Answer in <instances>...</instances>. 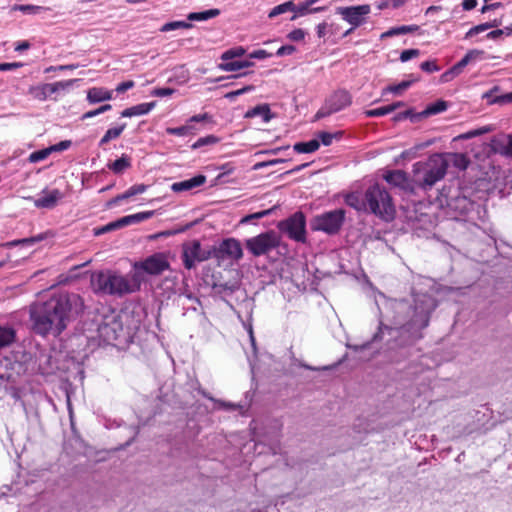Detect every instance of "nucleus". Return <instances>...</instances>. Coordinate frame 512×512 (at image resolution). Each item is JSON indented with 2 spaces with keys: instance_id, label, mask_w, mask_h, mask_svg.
I'll return each mask as SVG.
<instances>
[{
  "instance_id": "nucleus-1",
  "label": "nucleus",
  "mask_w": 512,
  "mask_h": 512,
  "mask_svg": "<svg viewBox=\"0 0 512 512\" xmlns=\"http://www.w3.org/2000/svg\"><path fill=\"white\" fill-rule=\"evenodd\" d=\"M383 303L376 301L379 309L378 330L371 340L362 345L346 344L355 352L370 347L372 343L381 342L387 335L389 349L404 348L414 345L423 338V330L429 325L431 315L437 307V301L427 293L412 290V300L387 299L380 294Z\"/></svg>"
},
{
  "instance_id": "nucleus-2",
  "label": "nucleus",
  "mask_w": 512,
  "mask_h": 512,
  "mask_svg": "<svg viewBox=\"0 0 512 512\" xmlns=\"http://www.w3.org/2000/svg\"><path fill=\"white\" fill-rule=\"evenodd\" d=\"M141 326V319L135 315L134 311H122L110 313L97 317L90 327L85 329L88 334H83L79 337H70L69 341L72 344L78 341L83 349L78 352L77 357L66 358V372L73 370L75 373L74 378H78L80 382L84 379V369L82 361L86 358V347L88 341L94 338L93 332H96L98 337L106 343L119 342L120 344H128L134 341V338Z\"/></svg>"
},
{
  "instance_id": "nucleus-3",
  "label": "nucleus",
  "mask_w": 512,
  "mask_h": 512,
  "mask_svg": "<svg viewBox=\"0 0 512 512\" xmlns=\"http://www.w3.org/2000/svg\"><path fill=\"white\" fill-rule=\"evenodd\" d=\"M30 320L35 333L46 335L64 329V300L61 295L53 296L46 302H35L30 306Z\"/></svg>"
},
{
  "instance_id": "nucleus-4",
  "label": "nucleus",
  "mask_w": 512,
  "mask_h": 512,
  "mask_svg": "<svg viewBox=\"0 0 512 512\" xmlns=\"http://www.w3.org/2000/svg\"><path fill=\"white\" fill-rule=\"evenodd\" d=\"M90 283L95 293L118 297L140 290L138 274H131V278L127 279L110 270L92 273Z\"/></svg>"
},
{
  "instance_id": "nucleus-5",
  "label": "nucleus",
  "mask_w": 512,
  "mask_h": 512,
  "mask_svg": "<svg viewBox=\"0 0 512 512\" xmlns=\"http://www.w3.org/2000/svg\"><path fill=\"white\" fill-rule=\"evenodd\" d=\"M366 211L380 217L385 221H391L395 216V207L390 194L378 184L369 187L365 192Z\"/></svg>"
},
{
  "instance_id": "nucleus-6",
  "label": "nucleus",
  "mask_w": 512,
  "mask_h": 512,
  "mask_svg": "<svg viewBox=\"0 0 512 512\" xmlns=\"http://www.w3.org/2000/svg\"><path fill=\"white\" fill-rule=\"evenodd\" d=\"M423 166L424 175L419 180V186L425 190L431 189L439 180L443 179L447 173L448 162L441 154H433L424 164H416V172L419 173V167Z\"/></svg>"
},
{
  "instance_id": "nucleus-7",
  "label": "nucleus",
  "mask_w": 512,
  "mask_h": 512,
  "mask_svg": "<svg viewBox=\"0 0 512 512\" xmlns=\"http://www.w3.org/2000/svg\"><path fill=\"white\" fill-rule=\"evenodd\" d=\"M169 269L170 263L167 254L158 252L148 256L142 261L135 262L133 264L132 274H138L141 285L144 281L143 274L158 276Z\"/></svg>"
},
{
  "instance_id": "nucleus-8",
  "label": "nucleus",
  "mask_w": 512,
  "mask_h": 512,
  "mask_svg": "<svg viewBox=\"0 0 512 512\" xmlns=\"http://www.w3.org/2000/svg\"><path fill=\"white\" fill-rule=\"evenodd\" d=\"M241 287L240 273L236 269L227 270L221 274L219 278L212 276L211 288L214 294L219 295L222 299L231 296Z\"/></svg>"
},
{
  "instance_id": "nucleus-9",
  "label": "nucleus",
  "mask_w": 512,
  "mask_h": 512,
  "mask_svg": "<svg viewBox=\"0 0 512 512\" xmlns=\"http://www.w3.org/2000/svg\"><path fill=\"white\" fill-rule=\"evenodd\" d=\"M345 219V211L337 209L316 216L311 221V228L315 231H323L327 234H336Z\"/></svg>"
},
{
  "instance_id": "nucleus-10",
  "label": "nucleus",
  "mask_w": 512,
  "mask_h": 512,
  "mask_svg": "<svg viewBox=\"0 0 512 512\" xmlns=\"http://www.w3.org/2000/svg\"><path fill=\"white\" fill-rule=\"evenodd\" d=\"M280 238L274 231L261 233L246 240V248L254 255L261 256L279 246Z\"/></svg>"
},
{
  "instance_id": "nucleus-11",
  "label": "nucleus",
  "mask_w": 512,
  "mask_h": 512,
  "mask_svg": "<svg viewBox=\"0 0 512 512\" xmlns=\"http://www.w3.org/2000/svg\"><path fill=\"white\" fill-rule=\"evenodd\" d=\"M352 103L351 94L344 89H339L332 93L322 107L315 115L316 119L327 117L333 113L339 112Z\"/></svg>"
},
{
  "instance_id": "nucleus-12",
  "label": "nucleus",
  "mask_w": 512,
  "mask_h": 512,
  "mask_svg": "<svg viewBox=\"0 0 512 512\" xmlns=\"http://www.w3.org/2000/svg\"><path fill=\"white\" fill-rule=\"evenodd\" d=\"M277 227L291 239L299 242L305 241V217L303 213L296 212L288 219L280 221Z\"/></svg>"
},
{
  "instance_id": "nucleus-13",
  "label": "nucleus",
  "mask_w": 512,
  "mask_h": 512,
  "mask_svg": "<svg viewBox=\"0 0 512 512\" xmlns=\"http://www.w3.org/2000/svg\"><path fill=\"white\" fill-rule=\"evenodd\" d=\"M446 205L449 212L455 218L469 216L475 208H479L478 204L462 195L460 191H456L455 194L448 196Z\"/></svg>"
},
{
  "instance_id": "nucleus-14",
  "label": "nucleus",
  "mask_w": 512,
  "mask_h": 512,
  "mask_svg": "<svg viewBox=\"0 0 512 512\" xmlns=\"http://www.w3.org/2000/svg\"><path fill=\"white\" fill-rule=\"evenodd\" d=\"M183 263L185 268L192 269L196 262H203L211 257V250L202 249L198 240L183 244Z\"/></svg>"
},
{
  "instance_id": "nucleus-15",
  "label": "nucleus",
  "mask_w": 512,
  "mask_h": 512,
  "mask_svg": "<svg viewBox=\"0 0 512 512\" xmlns=\"http://www.w3.org/2000/svg\"><path fill=\"white\" fill-rule=\"evenodd\" d=\"M370 6L359 5L350 7H338L336 12L353 27H359L366 22V15L370 13Z\"/></svg>"
},
{
  "instance_id": "nucleus-16",
  "label": "nucleus",
  "mask_w": 512,
  "mask_h": 512,
  "mask_svg": "<svg viewBox=\"0 0 512 512\" xmlns=\"http://www.w3.org/2000/svg\"><path fill=\"white\" fill-rule=\"evenodd\" d=\"M61 198L59 190H43L38 198L28 197L27 199L33 201L37 208L51 209L56 206Z\"/></svg>"
},
{
  "instance_id": "nucleus-17",
  "label": "nucleus",
  "mask_w": 512,
  "mask_h": 512,
  "mask_svg": "<svg viewBox=\"0 0 512 512\" xmlns=\"http://www.w3.org/2000/svg\"><path fill=\"white\" fill-rule=\"evenodd\" d=\"M84 311V301L78 294H66V320L76 319Z\"/></svg>"
},
{
  "instance_id": "nucleus-18",
  "label": "nucleus",
  "mask_w": 512,
  "mask_h": 512,
  "mask_svg": "<svg viewBox=\"0 0 512 512\" xmlns=\"http://www.w3.org/2000/svg\"><path fill=\"white\" fill-rule=\"evenodd\" d=\"M491 146L495 153L512 158V135L494 137Z\"/></svg>"
},
{
  "instance_id": "nucleus-19",
  "label": "nucleus",
  "mask_w": 512,
  "mask_h": 512,
  "mask_svg": "<svg viewBox=\"0 0 512 512\" xmlns=\"http://www.w3.org/2000/svg\"><path fill=\"white\" fill-rule=\"evenodd\" d=\"M384 179L391 185L399 187L403 190H412L411 184L408 180L406 172L402 170H395L388 172Z\"/></svg>"
},
{
  "instance_id": "nucleus-20",
  "label": "nucleus",
  "mask_w": 512,
  "mask_h": 512,
  "mask_svg": "<svg viewBox=\"0 0 512 512\" xmlns=\"http://www.w3.org/2000/svg\"><path fill=\"white\" fill-rule=\"evenodd\" d=\"M220 252L234 259H240L243 255L239 241L235 239L224 240L219 248Z\"/></svg>"
},
{
  "instance_id": "nucleus-21",
  "label": "nucleus",
  "mask_w": 512,
  "mask_h": 512,
  "mask_svg": "<svg viewBox=\"0 0 512 512\" xmlns=\"http://www.w3.org/2000/svg\"><path fill=\"white\" fill-rule=\"evenodd\" d=\"M205 181L206 177L204 175H197L191 179L172 184L171 190L176 193L188 191L195 187L203 185Z\"/></svg>"
},
{
  "instance_id": "nucleus-22",
  "label": "nucleus",
  "mask_w": 512,
  "mask_h": 512,
  "mask_svg": "<svg viewBox=\"0 0 512 512\" xmlns=\"http://www.w3.org/2000/svg\"><path fill=\"white\" fill-rule=\"evenodd\" d=\"M198 392L203 395L205 398L209 399L210 401L214 402L217 405L218 409H224V410H240L241 415H245L246 411L243 409V406L240 404H235L232 402H227L219 399H215L212 397L209 393H207L205 390L201 389V387L197 388Z\"/></svg>"
},
{
  "instance_id": "nucleus-23",
  "label": "nucleus",
  "mask_w": 512,
  "mask_h": 512,
  "mask_svg": "<svg viewBox=\"0 0 512 512\" xmlns=\"http://www.w3.org/2000/svg\"><path fill=\"white\" fill-rule=\"evenodd\" d=\"M255 116H261L263 121L266 123L274 118V114L271 112L270 106L268 104L257 105L244 114V118L247 119L253 118Z\"/></svg>"
},
{
  "instance_id": "nucleus-24",
  "label": "nucleus",
  "mask_w": 512,
  "mask_h": 512,
  "mask_svg": "<svg viewBox=\"0 0 512 512\" xmlns=\"http://www.w3.org/2000/svg\"><path fill=\"white\" fill-rule=\"evenodd\" d=\"M64 149V141H60L59 143L50 146L48 148L35 151L29 155V162L31 163H37L44 159H46L53 151H61Z\"/></svg>"
},
{
  "instance_id": "nucleus-25",
  "label": "nucleus",
  "mask_w": 512,
  "mask_h": 512,
  "mask_svg": "<svg viewBox=\"0 0 512 512\" xmlns=\"http://www.w3.org/2000/svg\"><path fill=\"white\" fill-rule=\"evenodd\" d=\"M155 106V102L150 103H142L138 104L136 106L127 108L122 111L121 116L122 117H133V116H139L147 114L149 111H151Z\"/></svg>"
},
{
  "instance_id": "nucleus-26",
  "label": "nucleus",
  "mask_w": 512,
  "mask_h": 512,
  "mask_svg": "<svg viewBox=\"0 0 512 512\" xmlns=\"http://www.w3.org/2000/svg\"><path fill=\"white\" fill-rule=\"evenodd\" d=\"M112 98V93L110 91L104 90L103 88H91L87 93V100L90 103H99L102 101L110 100Z\"/></svg>"
},
{
  "instance_id": "nucleus-27",
  "label": "nucleus",
  "mask_w": 512,
  "mask_h": 512,
  "mask_svg": "<svg viewBox=\"0 0 512 512\" xmlns=\"http://www.w3.org/2000/svg\"><path fill=\"white\" fill-rule=\"evenodd\" d=\"M345 203L357 211H366V199L358 193H350L345 197Z\"/></svg>"
},
{
  "instance_id": "nucleus-28",
  "label": "nucleus",
  "mask_w": 512,
  "mask_h": 512,
  "mask_svg": "<svg viewBox=\"0 0 512 512\" xmlns=\"http://www.w3.org/2000/svg\"><path fill=\"white\" fill-rule=\"evenodd\" d=\"M220 15L219 9H210L202 12H191L187 15L189 21H205Z\"/></svg>"
},
{
  "instance_id": "nucleus-29",
  "label": "nucleus",
  "mask_w": 512,
  "mask_h": 512,
  "mask_svg": "<svg viewBox=\"0 0 512 512\" xmlns=\"http://www.w3.org/2000/svg\"><path fill=\"white\" fill-rule=\"evenodd\" d=\"M15 330L11 327H0V349L11 345L15 341Z\"/></svg>"
},
{
  "instance_id": "nucleus-30",
  "label": "nucleus",
  "mask_w": 512,
  "mask_h": 512,
  "mask_svg": "<svg viewBox=\"0 0 512 512\" xmlns=\"http://www.w3.org/2000/svg\"><path fill=\"white\" fill-rule=\"evenodd\" d=\"M448 105L447 102L444 100H438L435 103L429 105L426 107L425 110L420 112V116H422V119L425 117H428L430 115H434L440 112H443L447 109Z\"/></svg>"
},
{
  "instance_id": "nucleus-31",
  "label": "nucleus",
  "mask_w": 512,
  "mask_h": 512,
  "mask_svg": "<svg viewBox=\"0 0 512 512\" xmlns=\"http://www.w3.org/2000/svg\"><path fill=\"white\" fill-rule=\"evenodd\" d=\"M253 65V62L243 60V61H232L219 64V69L223 71L233 72L238 71L240 69L248 68Z\"/></svg>"
},
{
  "instance_id": "nucleus-32",
  "label": "nucleus",
  "mask_w": 512,
  "mask_h": 512,
  "mask_svg": "<svg viewBox=\"0 0 512 512\" xmlns=\"http://www.w3.org/2000/svg\"><path fill=\"white\" fill-rule=\"evenodd\" d=\"M320 146L317 139H312L308 142H299L294 145V150L298 153H311L316 151Z\"/></svg>"
},
{
  "instance_id": "nucleus-33",
  "label": "nucleus",
  "mask_w": 512,
  "mask_h": 512,
  "mask_svg": "<svg viewBox=\"0 0 512 512\" xmlns=\"http://www.w3.org/2000/svg\"><path fill=\"white\" fill-rule=\"evenodd\" d=\"M417 29H418L417 25L394 27V28H391L390 30L382 33L381 34V39H384V38H387V37L396 36V35H400V34L411 33V32L416 31Z\"/></svg>"
},
{
  "instance_id": "nucleus-34",
  "label": "nucleus",
  "mask_w": 512,
  "mask_h": 512,
  "mask_svg": "<svg viewBox=\"0 0 512 512\" xmlns=\"http://www.w3.org/2000/svg\"><path fill=\"white\" fill-rule=\"evenodd\" d=\"M131 165L130 159L126 155H122L119 159L115 160L113 163L109 164L108 167L111 169L114 173L120 174L125 169L129 168Z\"/></svg>"
},
{
  "instance_id": "nucleus-35",
  "label": "nucleus",
  "mask_w": 512,
  "mask_h": 512,
  "mask_svg": "<svg viewBox=\"0 0 512 512\" xmlns=\"http://www.w3.org/2000/svg\"><path fill=\"white\" fill-rule=\"evenodd\" d=\"M153 214H154L153 211L140 212V213H136L133 215L124 216L121 219H122L124 226H126V225H130V224H133L136 222H140V221L149 219Z\"/></svg>"
},
{
  "instance_id": "nucleus-36",
  "label": "nucleus",
  "mask_w": 512,
  "mask_h": 512,
  "mask_svg": "<svg viewBox=\"0 0 512 512\" xmlns=\"http://www.w3.org/2000/svg\"><path fill=\"white\" fill-rule=\"evenodd\" d=\"M193 25L190 22L186 21H172L165 23L161 28V32H169L177 29H190Z\"/></svg>"
},
{
  "instance_id": "nucleus-37",
  "label": "nucleus",
  "mask_w": 512,
  "mask_h": 512,
  "mask_svg": "<svg viewBox=\"0 0 512 512\" xmlns=\"http://www.w3.org/2000/svg\"><path fill=\"white\" fill-rule=\"evenodd\" d=\"M125 124L120 125L119 127L110 128L106 131L105 135L100 140V145H104L108 143L110 140L115 139L120 136V134L125 129Z\"/></svg>"
},
{
  "instance_id": "nucleus-38",
  "label": "nucleus",
  "mask_w": 512,
  "mask_h": 512,
  "mask_svg": "<svg viewBox=\"0 0 512 512\" xmlns=\"http://www.w3.org/2000/svg\"><path fill=\"white\" fill-rule=\"evenodd\" d=\"M406 118H409L412 122H419L420 120H422V116H420V112L415 113L412 109H408L406 111H403V112H400V113H397L396 115H394L393 121L399 122Z\"/></svg>"
},
{
  "instance_id": "nucleus-39",
  "label": "nucleus",
  "mask_w": 512,
  "mask_h": 512,
  "mask_svg": "<svg viewBox=\"0 0 512 512\" xmlns=\"http://www.w3.org/2000/svg\"><path fill=\"white\" fill-rule=\"evenodd\" d=\"M296 10V6L295 4L292 2V1H287L283 4H280L276 7H274L270 13H269V18H273L277 15H280L282 13H285L287 11H295Z\"/></svg>"
},
{
  "instance_id": "nucleus-40",
  "label": "nucleus",
  "mask_w": 512,
  "mask_h": 512,
  "mask_svg": "<svg viewBox=\"0 0 512 512\" xmlns=\"http://www.w3.org/2000/svg\"><path fill=\"white\" fill-rule=\"evenodd\" d=\"M62 86L61 82L56 83H47L44 84L41 88L37 89L43 96V98L51 97L58 89Z\"/></svg>"
},
{
  "instance_id": "nucleus-41",
  "label": "nucleus",
  "mask_w": 512,
  "mask_h": 512,
  "mask_svg": "<svg viewBox=\"0 0 512 512\" xmlns=\"http://www.w3.org/2000/svg\"><path fill=\"white\" fill-rule=\"evenodd\" d=\"M124 227V224L122 222V219H118L116 221H113L101 228H98L95 230V235H101L103 233H107V232H110V231H113L115 229H119V228H122Z\"/></svg>"
},
{
  "instance_id": "nucleus-42",
  "label": "nucleus",
  "mask_w": 512,
  "mask_h": 512,
  "mask_svg": "<svg viewBox=\"0 0 512 512\" xmlns=\"http://www.w3.org/2000/svg\"><path fill=\"white\" fill-rule=\"evenodd\" d=\"M483 54L484 52L482 50L472 49L469 50L460 61L466 67L470 62L481 58Z\"/></svg>"
},
{
  "instance_id": "nucleus-43",
  "label": "nucleus",
  "mask_w": 512,
  "mask_h": 512,
  "mask_svg": "<svg viewBox=\"0 0 512 512\" xmlns=\"http://www.w3.org/2000/svg\"><path fill=\"white\" fill-rule=\"evenodd\" d=\"M44 238H45L44 234H38V235L33 236V237L23 238V239H19V240H14V241H12L10 243V245H12V246H16V245H20V244H23V245H33L35 243H38V242L42 241Z\"/></svg>"
},
{
  "instance_id": "nucleus-44",
  "label": "nucleus",
  "mask_w": 512,
  "mask_h": 512,
  "mask_svg": "<svg viewBox=\"0 0 512 512\" xmlns=\"http://www.w3.org/2000/svg\"><path fill=\"white\" fill-rule=\"evenodd\" d=\"M245 54V49L243 47H237L230 50L225 51L221 55V59L224 61H228L230 59L241 57Z\"/></svg>"
},
{
  "instance_id": "nucleus-45",
  "label": "nucleus",
  "mask_w": 512,
  "mask_h": 512,
  "mask_svg": "<svg viewBox=\"0 0 512 512\" xmlns=\"http://www.w3.org/2000/svg\"><path fill=\"white\" fill-rule=\"evenodd\" d=\"M12 10L21 11L25 14H37L42 11L43 8L35 5H14Z\"/></svg>"
},
{
  "instance_id": "nucleus-46",
  "label": "nucleus",
  "mask_w": 512,
  "mask_h": 512,
  "mask_svg": "<svg viewBox=\"0 0 512 512\" xmlns=\"http://www.w3.org/2000/svg\"><path fill=\"white\" fill-rule=\"evenodd\" d=\"M219 141V139L213 135H208L206 137L198 139L193 145L192 149H198L205 145H212Z\"/></svg>"
},
{
  "instance_id": "nucleus-47",
  "label": "nucleus",
  "mask_w": 512,
  "mask_h": 512,
  "mask_svg": "<svg viewBox=\"0 0 512 512\" xmlns=\"http://www.w3.org/2000/svg\"><path fill=\"white\" fill-rule=\"evenodd\" d=\"M276 208H277V206H274V207H272L270 209H267V210H263V211H260V212L249 214V215L245 216L244 218H242L241 223H246V222H248V221H250L252 219L263 218V217L271 214L272 211H274Z\"/></svg>"
},
{
  "instance_id": "nucleus-48",
  "label": "nucleus",
  "mask_w": 512,
  "mask_h": 512,
  "mask_svg": "<svg viewBox=\"0 0 512 512\" xmlns=\"http://www.w3.org/2000/svg\"><path fill=\"white\" fill-rule=\"evenodd\" d=\"M309 7H310V5H308V2L306 1L302 4H300L298 7H296L295 12H297L299 15H304L306 12L316 13V12L324 10V7H316V8H312V9H309Z\"/></svg>"
},
{
  "instance_id": "nucleus-49",
  "label": "nucleus",
  "mask_w": 512,
  "mask_h": 512,
  "mask_svg": "<svg viewBox=\"0 0 512 512\" xmlns=\"http://www.w3.org/2000/svg\"><path fill=\"white\" fill-rule=\"evenodd\" d=\"M364 113L367 117H376L386 115L388 113H391V111L389 105H387L373 110H366Z\"/></svg>"
},
{
  "instance_id": "nucleus-50",
  "label": "nucleus",
  "mask_w": 512,
  "mask_h": 512,
  "mask_svg": "<svg viewBox=\"0 0 512 512\" xmlns=\"http://www.w3.org/2000/svg\"><path fill=\"white\" fill-rule=\"evenodd\" d=\"M192 130H193L192 126H181V127H176V128H167L166 132L168 134L184 136V135L190 133Z\"/></svg>"
},
{
  "instance_id": "nucleus-51",
  "label": "nucleus",
  "mask_w": 512,
  "mask_h": 512,
  "mask_svg": "<svg viewBox=\"0 0 512 512\" xmlns=\"http://www.w3.org/2000/svg\"><path fill=\"white\" fill-rule=\"evenodd\" d=\"M252 90H254V86H252V85H247V86H244V87H243V88H241V89H238V90H235V91H231V92L226 93L224 97H225L226 99H234L235 97L240 96V95H242V94H244V93H246V92H250V91H252Z\"/></svg>"
},
{
  "instance_id": "nucleus-52",
  "label": "nucleus",
  "mask_w": 512,
  "mask_h": 512,
  "mask_svg": "<svg viewBox=\"0 0 512 512\" xmlns=\"http://www.w3.org/2000/svg\"><path fill=\"white\" fill-rule=\"evenodd\" d=\"M412 84V81H402L397 85L394 86H388L385 91L392 92V93H399L405 89H407Z\"/></svg>"
},
{
  "instance_id": "nucleus-53",
  "label": "nucleus",
  "mask_w": 512,
  "mask_h": 512,
  "mask_svg": "<svg viewBox=\"0 0 512 512\" xmlns=\"http://www.w3.org/2000/svg\"><path fill=\"white\" fill-rule=\"evenodd\" d=\"M512 102V92L497 96L489 101L490 104H507Z\"/></svg>"
},
{
  "instance_id": "nucleus-54",
  "label": "nucleus",
  "mask_w": 512,
  "mask_h": 512,
  "mask_svg": "<svg viewBox=\"0 0 512 512\" xmlns=\"http://www.w3.org/2000/svg\"><path fill=\"white\" fill-rule=\"evenodd\" d=\"M419 50L418 49H408V50H404L401 52L400 54V60L402 62H406L414 57H417L419 55Z\"/></svg>"
},
{
  "instance_id": "nucleus-55",
  "label": "nucleus",
  "mask_w": 512,
  "mask_h": 512,
  "mask_svg": "<svg viewBox=\"0 0 512 512\" xmlns=\"http://www.w3.org/2000/svg\"><path fill=\"white\" fill-rule=\"evenodd\" d=\"M338 135H340V133L332 134V133H328V132H320L318 136H319L322 144L325 146H328L332 143V140L335 137H337Z\"/></svg>"
},
{
  "instance_id": "nucleus-56",
  "label": "nucleus",
  "mask_w": 512,
  "mask_h": 512,
  "mask_svg": "<svg viewBox=\"0 0 512 512\" xmlns=\"http://www.w3.org/2000/svg\"><path fill=\"white\" fill-rule=\"evenodd\" d=\"M454 157V165L460 169H466L468 165V161L463 154H453Z\"/></svg>"
},
{
  "instance_id": "nucleus-57",
  "label": "nucleus",
  "mask_w": 512,
  "mask_h": 512,
  "mask_svg": "<svg viewBox=\"0 0 512 512\" xmlns=\"http://www.w3.org/2000/svg\"><path fill=\"white\" fill-rule=\"evenodd\" d=\"M147 189V186L144 185V184H138V185H134L132 187H130L126 192H127V195L128 197H132V196H135L137 194H141L143 192H145Z\"/></svg>"
},
{
  "instance_id": "nucleus-58",
  "label": "nucleus",
  "mask_w": 512,
  "mask_h": 512,
  "mask_svg": "<svg viewBox=\"0 0 512 512\" xmlns=\"http://www.w3.org/2000/svg\"><path fill=\"white\" fill-rule=\"evenodd\" d=\"M89 262H90V260H88V261H86L85 263H82V264L73 265L69 269L68 274H66V282H68L70 280L76 279L78 277V275L76 274L75 271L78 270L80 267L87 265Z\"/></svg>"
},
{
  "instance_id": "nucleus-59",
  "label": "nucleus",
  "mask_w": 512,
  "mask_h": 512,
  "mask_svg": "<svg viewBox=\"0 0 512 512\" xmlns=\"http://www.w3.org/2000/svg\"><path fill=\"white\" fill-rule=\"evenodd\" d=\"M285 160H282V159H274V160H269V161H263V162H258L256 163L254 166H253V170L257 171V170H260L264 167H267V166H272V165H276L278 163H281V162H284Z\"/></svg>"
},
{
  "instance_id": "nucleus-60",
  "label": "nucleus",
  "mask_w": 512,
  "mask_h": 512,
  "mask_svg": "<svg viewBox=\"0 0 512 512\" xmlns=\"http://www.w3.org/2000/svg\"><path fill=\"white\" fill-rule=\"evenodd\" d=\"M253 440L257 443H263L265 438V433L262 431V428L251 427Z\"/></svg>"
},
{
  "instance_id": "nucleus-61",
  "label": "nucleus",
  "mask_w": 512,
  "mask_h": 512,
  "mask_svg": "<svg viewBox=\"0 0 512 512\" xmlns=\"http://www.w3.org/2000/svg\"><path fill=\"white\" fill-rule=\"evenodd\" d=\"M175 92V90L173 88H157V89H154L152 91V94L154 96H158V97H165V96H170L172 95L173 93Z\"/></svg>"
},
{
  "instance_id": "nucleus-62",
  "label": "nucleus",
  "mask_w": 512,
  "mask_h": 512,
  "mask_svg": "<svg viewBox=\"0 0 512 512\" xmlns=\"http://www.w3.org/2000/svg\"><path fill=\"white\" fill-rule=\"evenodd\" d=\"M499 25H500V21L494 20L492 22L476 25V28H477L478 33H481L490 28L498 27Z\"/></svg>"
},
{
  "instance_id": "nucleus-63",
  "label": "nucleus",
  "mask_w": 512,
  "mask_h": 512,
  "mask_svg": "<svg viewBox=\"0 0 512 512\" xmlns=\"http://www.w3.org/2000/svg\"><path fill=\"white\" fill-rule=\"evenodd\" d=\"M305 32L302 29H295L288 34V38L292 41H300L304 39Z\"/></svg>"
},
{
  "instance_id": "nucleus-64",
  "label": "nucleus",
  "mask_w": 512,
  "mask_h": 512,
  "mask_svg": "<svg viewBox=\"0 0 512 512\" xmlns=\"http://www.w3.org/2000/svg\"><path fill=\"white\" fill-rule=\"evenodd\" d=\"M420 67L425 72H434L439 70V67L433 61H425Z\"/></svg>"
}]
</instances>
